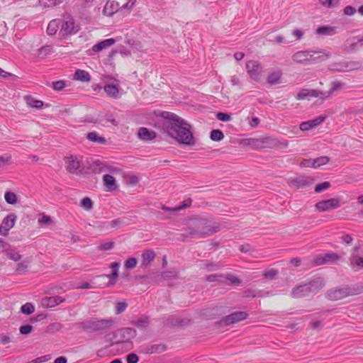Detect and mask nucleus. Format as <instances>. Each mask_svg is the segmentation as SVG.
I'll use <instances>...</instances> for the list:
<instances>
[{
  "label": "nucleus",
  "instance_id": "nucleus-32",
  "mask_svg": "<svg viewBox=\"0 0 363 363\" xmlns=\"http://www.w3.org/2000/svg\"><path fill=\"white\" fill-rule=\"evenodd\" d=\"M6 257L14 262L21 261L22 257L18 251L14 249H8L5 251Z\"/></svg>",
  "mask_w": 363,
  "mask_h": 363
},
{
  "label": "nucleus",
  "instance_id": "nucleus-40",
  "mask_svg": "<svg viewBox=\"0 0 363 363\" xmlns=\"http://www.w3.org/2000/svg\"><path fill=\"white\" fill-rule=\"evenodd\" d=\"M328 162H329V158L325 156L313 159L315 168L320 167L321 166L328 164Z\"/></svg>",
  "mask_w": 363,
  "mask_h": 363
},
{
  "label": "nucleus",
  "instance_id": "nucleus-37",
  "mask_svg": "<svg viewBox=\"0 0 363 363\" xmlns=\"http://www.w3.org/2000/svg\"><path fill=\"white\" fill-rule=\"evenodd\" d=\"M140 330L146 329L149 325V319L146 317L140 318L133 323Z\"/></svg>",
  "mask_w": 363,
  "mask_h": 363
},
{
  "label": "nucleus",
  "instance_id": "nucleus-44",
  "mask_svg": "<svg viewBox=\"0 0 363 363\" xmlns=\"http://www.w3.org/2000/svg\"><path fill=\"white\" fill-rule=\"evenodd\" d=\"M38 221L41 225H50L52 223L51 217L45 214H43Z\"/></svg>",
  "mask_w": 363,
  "mask_h": 363
},
{
  "label": "nucleus",
  "instance_id": "nucleus-30",
  "mask_svg": "<svg viewBox=\"0 0 363 363\" xmlns=\"http://www.w3.org/2000/svg\"><path fill=\"white\" fill-rule=\"evenodd\" d=\"M60 21L59 19L52 20L48 26L47 28V33L49 35H54L56 34L59 27H60Z\"/></svg>",
  "mask_w": 363,
  "mask_h": 363
},
{
  "label": "nucleus",
  "instance_id": "nucleus-6",
  "mask_svg": "<svg viewBox=\"0 0 363 363\" xmlns=\"http://www.w3.org/2000/svg\"><path fill=\"white\" fill-rule=\"evenodd\" d=\"M311 97L320 98L325 100L329 98V94H324V91L311 89H302L296 95L297 100H304Z\"/></svg>",
  "mask_w": 363,
  "mask_h": 363
},
{
  "label": "nucleus",
  "instance_id": "nucleus-29",
  "mask_svg": "<svg viewBox=\"0 0 363 363\" xmlns=\"http://www.w3.org/2000/svg\"><path fill=\"white\" fill-rule=\"evenodd\" d=\"M155 257V254L153 250H146L142 255V264L143 265H148L154 260Z\"/></svg>",
  "mask_w": 363,
  "mask_h": 363
},
{
  "label": "nucleus",
  "instance_id": "nucleus-19",
  "mask_svg": "<svg viewBox=\"0 0 363 363\" xmlns=\"http://www.w3.org/2000/svg\"><path fill=\"white\" fill-rule=\"evenodd\" d=\"M31 262L32 260L30 257H26L23 259H21L16 264V272L19 274L28 272L30 267Z\"/></svg>",
  "mask_w": 363,
  "mask_h": 363
},
{
  "label": "nucleus",
  "instance_id": "nucleus-55",
  "mask_svg": "<svg viewBox=\"0 0 363 363\" xmlns=\"http://www.w3.org/2000/svg\"><path fill=\"white\" fill-rule=\"evenodd\" d=\"M114 243L112 242H108L102 243L98 246L99 250H109L113 248Z\"/></svg>",
  "mask_w": 363,
  "mask_h": 363
},
{
  "label": "nucleus",
  "instance_id": "nucleus-7",
  "mask_svg": "<svg viewBox=\"0 0 363 363\" xmlns=\"http://www.w3.org/2000/svg\"><path fill=\"white\" fill-rule=\"evenodd\" d=\"M79 30V26L75 23L74 18L71 16L66 18L62 23L60 33L62 36L73 35Z\"/></svg>",
  "mask_w": 363,
  "mask_h": 363
},
{
  "label": "nucleus",
  "instance_id": "nucleus-57",
  "mask_svg": "<svg viewBox=\"0 0 363 363\" xmlns=\"http://www.w3.org/2000/svg\"><path fill=\"white\" fill-rule=\"evenodd\" d=\"M33 327L30 325H22L20 328V333L23 335H28L31 333Z\"/></svg>",
  "mask_w": 363,
  "mask_h": 363
},
{
  "label": "nucleus",
  "instance_id": "nucleus-1",
  "mask_svg": "<svg viewBox=\"0 0 363 363\" xmlns=\"http://www.w3.org/2000/svg\"><path fill=\"white\" fill-rule=\"evenodd\" d=\"M162 116L168 120V128H169V136H193L191 125L185 120L170 112H163Z\"/></svg>",
  "mask_w": 363,
  "mask_h": 363
},
{
  "label": "nucleus",
  "instance_id": "nucleus-31",
  "mask_svg": "<svg viewBox=\"0 0 363 363\" xmlns=\"http://www.w3.org/2000/svg\"><path fill=\"white\" fill-rule=\"evenodd\" d=\"M12 163L11 156L7 154L0 155V172L5 169Z\"/></svg>",
  "mask_w": 363,
  "mask_h": 363
},
{
  "label": "nucleus",
  "instance_id": "nucleus-10",
  "mask_svg": "<svg viewBox=\"0 0 363 363\" xmlns=\"http://www.w3.org/2000/svg\"><path fill=\"white\" fill-rule=\"evenodd\" d=\"M17 220V216L14 213L7 215L0 225V235L6 236L9 230L13 228Z\"/></svg>",
  "mask_w": 363,
  "mask_h": 363
},
{
  "label": "nucleus",
  "instance_id": "nucleus-43",
  "mask_svg": "<svg viewBox=\"0 0 363 363\" xmlns=\"http://www.w3.org/2000/svg\"><path fill=\"white\" fill-rule=\"evenodd\" d=\"M330 186V184L328 182H324L323 183L318 184L315 187V193H320L323 191L328 189Z\"/></svg>",
  "mask_w": 363,
  "mask_h": 363
},
{
  "label": "nucleus",
  "instance_id": "nucleus-64",
  "mask_svg": "<svg viewBox=\"0 0 363 363\" xmlns=\"http://www.w3.org/2000/svg\"><path fill=\"white\" fill-rule=\"evenodd\" d=\"M210 136L211 137H220V136H224L223 133L220 130H213L211 132Z\"/></svg>",
  "mask_w": 363,
  "mask_h": 363
},
{
  "label": "nucleus",
  "instance_id": "nucleus-39",
  "mask_svg": "<svg viewBox=\"0 0 363 363\" xmlns=\"http://www.w3.org/2000/svg\"><path fill=\"white\" fill-rule=\"evenodd\" d=\"M344 86H345V84L342 83L339 81L333 82L331 84V88H330V91L324 92V94H329V98H330L334 91L341 89L342 88L344 87Z\"/></svg>",
  "mask_w": 363,
  "mask_h": 363
},
{
  "label": "nucleus",
  "instance_id": "nucleus-46",
  "mask_svg": "<svg viewBox=\"0 0 363 363\" xmlns=\"http://www.w3.org/2000/svg\"><path fill=\"white\" fill-rule=\"evenodd\" d=\"M137 136H156V134L154 132H150L146 128H140Z\"/></svg>",
  "mask_w": 363,
  "mask_h": 363
},
{
  "label": "nucleus",
  "instance_id": "nucleus-51",
  "mask_svg": "<svg viewBox=\"0 0 363 363\" xmlns=\"http://www.w3.org/2000/svg\"><path fill=\"white\" fill-rule=\"evenodd\" d=\"M52 51V47L51 45H45L38 50V55L45 56L47 55L50 54Z\"/></svg>",
  "mask_w": 363,
  "mask_h": 363
},
{
  "label": "nucleus",
  "instance_id": "nucleus-25",
  "mask_svg": "<svg viewBox=\"0 0 363 363\" xmlns=\"http://www.w3.org/2000/svg\"><path fill=\"white\" fill-rule=\"evenodd\" d=\"M115 43V40L113 38L106 39L102 40L96 45H94L92 48V50L95 52H99L104 49H106Z\"/></svg>",
  "mask_w": 363,
  "mask_h": 363
},
{
  "label": "nucleus",
  "instance_id": "nucleus-24",
  "mask_svg": "<svg viewBox=\"0 0 363 363\" xmlns=\"http://www.w3.org/2000/svg\"><path fill=\"white\" fill-rule=\"evenodd\" d=\"M104 90L109 97L117 99L119 96L118 84H107L104 86Z\"/></svg>",
  "mask_w": 363,
  "mask_h": 363
},
{
  "label": "nucleus",
  "instance_id": "nucleus-50",
  "mask_svg": "<svg viewBox=\"0 0 363 363\" xmlns=\"http://www.w3.org/2000/svg\"><path fill=\"white\" fill-rule=\"evenodd\" d=\"M137 259L134 257L128 258L124 263V266L126 269H133L137 265Z\"/></svg>",
  "mask_w": 363,
  "mask_h": 363
},
{
  "label": "nucleus",
  "instance_id": "nucleus-8",
  "mask_svg": "<svg viewBox=\"0 0 363 363\" xmlns=\"http://www.w3.org/2000/svg\"><path fill=\"white\" fill-rule=\"evenodd\" d=\"M341 206L340 200L337 198H332L328 200H324L318 202L315 207L317 211L324 212L336 209Z\"/></svg>",
  "mask_w": 363,
  "mask_h": 363
},
{
  "label": "nucleus",
  "instance_id": "nucleus-17",
  "mask_svg": "<svg viewBox=\"0 0 363 363\" xmlns=\"http://www.w3.org/2000/svg\"><path fill=\"white\" fill-rule=\"evenodd\" d=\"M349 295V291L347 289H334L330 290L328 296L330 300L337 301L347 297Z\"/></svg>",
  "mask_w": 363,
  "mask_h": 363
},
{
  "label": "nucleus",
  "instance_id": "nucleus-53",
  "mask_svg": "<svg viewBox=\"0 0 363 363\" xmlns=\"http://www.w3.org/2000/svg\"><path fill=\"white\" fill-rule=\"evenodd\" d=\"M300 165L303 167H311V168H315L313 159H306L303 160Z\"/></svg>",
  "mask_w": 363,
  "mask_h": 363
},
{
  "label": "nucleus",
  "instance_id": "nucleus-41",
  "mask_svg": "<svg viewBox=\"0 0 363 363\" xmlns=\"http://www.w3.org/2000/svg\"><path fill=\"white\" fill-rule=\"evenodd\" d=\"M40 4L47 7H52L60 5L62 3V0H39Z\"/></svg>",
  "mask_w": 363,
  "mask_h": 363
},
{
  "label": "nucleus",
  "instance_id": "nucleus-12",
  "mask_svg": "<svg viewBox=\"0 0 363 363\" xmlns=\"http://www.w3.org/2000/svg\"><path fill=\"white\" fill-rule=\"evenodd\" d=\"M135 330L130 328H125L117 330L115 337L117 339V342H126L135 337Z\"/></svg>",
  "mask_w": 363,
  "mask_h": 363
},
{
  "label": "nucleus",
  "instance_id": "nucleus-21",
  "mask_svg": "<svg viewBox=\"0 0 363 363\" xmlns=\"http://www.w3.org/2000/svg\"><path fill=\"white\" fill-rule=\"evenodd\" d=\"M24 101L26 105L30 108L41 109L44 106V102L43 101L36 99L31 95L25 96Z\"/></svg>",
  "mask_w": 363,
  "mask_h": 363
},
{
  "label": "nucleus",
  "instance_id": "nucleus-16",
  "mask_svg": "<svg viewBox=\"0 0 363 363\" xmlns=\"http://www.w3.org/2000/svg\"><path fill=\"white\" fill-rule=\"evenodd\" d=\"M170 143L177 144L183 148H189L196 144L195 138H171Z\"/></svg>",
  "mask_w": 363,
  "mask_h": 363
},
{
  "label": "nucleus",
  "instance_id": "nucleus-61",
  "mask_svg": "<svg viewBox=\"0 0 363 363\" xmlns=\"http://www.w3.org/2000/svg\"><path fill=\"white\" fill-rule=\"evenodd\" d=\"M230 82H231L233 86H237L240 89H242V84H241L239 78L237 76H235V75L232 76L231 79H230Z\"/></svg>",
  "mask_w": 363,
  "mask_h": 363
},
{
  "label": "nucleus",
  "instance_id": "nucleus-63",
  "mask_svg": "<svg viewBox=\"0 0 363 363\" xmlns=\"http://www.w3.org/2000/svg\"><path fill=\"white\" fill-rule=\"evenodd\" d=\"M136 0H128V2L122 6V9H130L134 6Z\"/></svg>",
  "mask_w": 363,
  "mask_h": 363
},
{
  "label": "nucleus",
  "instance_id": "nucleus-56",
  "mask_svg": "<svg viewBox=\"0 0 363 363\" xmlns=\"http://www.w3.org/2000/svg\"><path fill=\"white\" fill-rule=\"evenodd\" d=\"M87 139L92 143L106 144L107 143L106 138H87Z\"/></svg>",
  "mask_w": 363,
  "mask_h": 363
},
{
  "label": "nucleus",
  "instance_id": "nucleus-11",
  "mask_svg": "<svg viewBox=\"0 0 363 363\" xmlns=\"http://www.w3.org/2000/svg\"><path fill=\"white\" fill-rule=\"evenodd\" d=\"M310 65L320 63L329 59L332 54L326 50H309Z\"/></svg>",
  "mask_w": 363,
  "mask_h": 363
},
{
  "label": "nucleus",
  "instance_id": "nucleus-60",
  "mask_svg": "<svg viewBox=\"0 0 363 363\" xmlns=\"http://www.w3.org/2000/svg\"><path fill=\"white\" fill-rule=\"evenodd\" d=\"M138 360V357L134 353L129 354L127 357V363H137Z\"/></svg>",
  "mask_w": 363,
  "mask_h": 363
},
{
  "label": "nucleus",
  "instance_id": "nucleus-14",
  "mask_svg": "<svg viewBox=\"0 0 363 363\" xmlns=\"http://www.w3.org/2000/svg\"><path fill=\"white\" fill-rule=\"evenodd\" d=\"M326 118L325 115H320L313 119L302 122L300 124L299 129L303 131L311 130L322 123Z\"/></svg>",
  "mask_w": 363,
  "mask_h": 363
},
{
  "label": "nucleus",
  "instance_id": "nucleus-2",
  "mask_svg": "<svg viewBox=\"0 0 363 363\" xmlns=\"http://www.w3.org/2000/svg\"><path fill=\"white\" fill-rule=\"evenodd\" d=\"M243 145H248L250 148L259 150L263 148L284 149L288 144L284 139L279 140V138H250L249 140H243Z\"/></svg>",
  "mask_w": 363,
  "mask_h": 363
},
{
  "label": "nucleus",
  "instance_id": "nucleus-5",
  "mask_svg": "<svg viewBox=\"0 0 363 363\" xmlns=\"http://www.w3.org/2000/svg\"><path fill=\"white\" fill-rule=\"evenodd\" d=\"M359 67V63L357 62H340L333 63L329 67V70L333 72H345L357 69Z\"/></svg>",
  "mask_w": 363,
  "mask_h": 363
},
{
  "label": "nucleus",
  "instance_id": "nucleus-26",
  "mask_svg": "<svg viewBox=\"0 0 363 363\" xmlns=\"http://www.w3.org/2000/svg\"><path fill=\"white\" fill-rule=\"evenodd\" d=\"M336 33V28L330 26H320L315 30V33L320 35L331 36Z\"/></svg>",
  "mask_w": 363,
  "mask_h": 363
},
{
  "label": "nucleus",
  "instance_id": "nucleus-4",
  "mask_svg": "<svg viewBox=\"0 0 363 363\" xmlns=\"http://www.w3.org/2000/svg\"><path fill=\"white\" fill-rule=\"evenodd\" d=\"M66 170L72 174L78 175L83 170L82 157L70 155L64 158Z\"/></svg>",
  "mask_w": 363,
  "mask_h": 363
},
{
  "label": "nucleus",
  "instance_id": "nucleus-48",
  "mask_svg": "<svg viewBox=\"0 0 363 363\" xmlns=\"http://www.w3.org/2000/svg\"><path fill=\"white\" fill-rule=\"evenodd\" d=\"M191 204V200L188 199L184 200L180 205L176 206L174 207V210H176L177 211L187 208L190 207Z\"/></svg>",
  "mask_w": 363,
  "mask_h": 363
},
{
  "label": "nucleus",
  "instance_id": "nucleus-54",
  "mask_svg": "<svg viewBox=\"0 0 363 363\" xmlns=\"http://www.w3.org/2000/svg\"><path fill=\"white\" fill-rule=\"evenodd\" d=\"M357 10L352 6H347L343 9V13L346 16H352L356 13Z\"/></svg>",
  "mask_w": 363,
  "mask_h": 363
},
{
  "label": "nucleus",
  "instance_id": "nucleus-58",
  "mask_svg": "<svg viewBox=\"0 0 363 363\" xmlns=\"http://www.w3.org/2000/svg\"><path fill=\"white\" fill-rule=\"evenodd\" d=\"M351 265L352 267L358 266L363 267V257H354L351 260Z\"/></svg>",
  "mask_w": 363,
  "mask_h": 363
},
{
  "label": "nucleus",
  "instance_id": "nucleus-22",
  "mask_svg": "<svg viewBox=\"0 0 363 363\" xmlns=\"http://www.w3.org/2000/svg\"><path fill=\"white\" fill-rule=\"evenodd\" d=\"M119 9V4L114 1H108L103 9V13L108 16H111Z\"/></svg>",
  "mask_w": 363,
  "mask_h": 363
},
{
  "label": "nucleus",
  "instance_id": "nucleus-49",
  "mask_svg": "<svg viewBox=\"0 0 363 363\" xmlns=\"http://www.w3.org/2000/svg\"><path fill=\"white\" fill-rule=\"evenodd\" d=\"M66 85V82L63 80H60L57 82H54L52 84V87L55 91H62Z\"/></svg>",
  "mask_w": 363,
  "mask_h": 363
},
{
  "label": "nucleus",
  "instance_id": "nucleus-15",
  "mask_svg": "<svg viewBox=\"0 0 363 363\" xmlns=\"http://www.w3.org/2000/svg\"><path fill=\"white\" fill-rule=\"evenodd\" d=\"M310 57L309 50H301L295 52L291 58L296 63L308 65H310Z\"/></svg>",
  "mask_w": 363,
  "mask_h": 363
},
{
  "label": "nucleus",
  "instance_id": "nucleus-47",
  "mask_svg": "<svg viewBox=\"0 0 363 363\" xmlns=\"http://www.w3.org/2000/svg\"><path fill=\"white\" fill-rule=\"evenodd\" d=\"M21 309L23 313L30 314L34 311L35 308L33 304H31L30 303H26V304H24L21 306Z\"/></svg>",
  "mask_w": 363,
  "mask_h": 363
},
{
  "label": "nucleus",
  "instance_id": "nucleus-3",
  "mask_svg": "<svg viewBox=\"0 0 363 363\" xmlns=\"http://www.w3.org/2000/svg\"><path fill=\"white\" fill-rule=\"evenodd\" d=\"M115 321L112 318H91L84 322V328L90 331H104L113 327Z\"/></svg>",
  "mask_w": 363,
  "mask_h": 363
},
{
  "label": "nucleus",
  "instance_id": "nucleus-9",
  "mask_svg": "<svg viewBox=\"0 0 363 363\" xmlns=\"http://www.w3.org/2000/svg\"><path fill=\"white\" fill-rule=\"evenodd\" d=\"M246 69L250 78L259 81L262 72V67L256 60H250L246 63Z\"/></svg>",
  "mask_w": 363,
  "mask_h": 363
},
{
  "label": "nucleus",
  "instance_id": "nucleus-33",
  "mask_svg": "<svg viewBox=\"0 0 363 363\" xmlns=\"http://www.w3.org/2000/svg\"><path fill=\"white\" fill-rule=\"evenodd\" d=\"M167 347L164 344L152 345L147 348V352L150 354L161 353L166 350Z\"/></svg>",
  "mask_w": 363,
  "mask_h": 363
},
{
  "label": "nucleus",
  "instance_id": "nucleus-52",
  "mask_svg": "<svg viewBox=\"0 0 363 363\" xmlns=\"http://www.w3.org/2000/svg\"><path fill=\"white\" fill-rule=\"evenodd\" d=\"M120 267V264L118 262H113L111 264V276L113 278L116 279L118 277V268Z\"/></svg>",
  "mask_w": 363,
  "mask_h": 363
},
{
  "label": "nucleus",
  "instance_id": "nucleus-38",
  "mask_svg": "<svg viewBox=\"0 0 363 363\" xmlns=\"http://www.w3.org/2000/svg\"><path fill=\"white\" fill-rule=\"evenodd\" d=\"M4 199L6 203L15 205L18 202L17 196L15 193L11 191H6L4 194Z\"/></svg>",
  "mask_w": 363,
  "mask_h": 363
},
{
  "label": "nucleus",
  "instance_id": "nucleus-28",
  "mask_svg": "<svg viewBox=\"0 0 363 363\" xmlns=\"http://www.w3.org/2000/svg\"><path fill=\"white\" fill-rule=\"evenodd\" d=\"M74 79L82 82H88L91 80V76L89 73L85 70L77 69L74 74Z\"/></svg>",
  "mask_w": 363,
  "mask_h": 363
},
{
  "label": "nucleus",
  "instance_id": "nucleus-35",
  "mask_svg": "<svg viewBox=\"0 0 363 363\" xmlns=\"http://www.w3.org/2000/svg\"><path fill=\"white\" fill-rule=\"evenodd\" d=\"M125 183L131 186L136 185L139 182L138 176L134 174H128L124 176Z\"/></svg>",
  "mask_w": 363,
  "mask_h": 363
},
{
  "label": "nucleus",
  "instance_id": "nucleus-20",
  "mask_svg": "<svg viewBox=\"0 0 363 363\" xmlns=\"http://www.w3.org/2000/svg\"><path fill=\"white\" fill-rule=\"evenodd\" d=\"M63 302L60 296L45 297L41 301V304L45 308H52Z\"/></svg>",
  "mask_w": 363,
  "mask_h": 363
},
{
  "label": "nucleus",
  "instance_id": "nucleus-36",
  "mask_svg": "<svg viewBox=\"0 0 363 363\" xmlns=\"http://www.w3.org/2000/svg\"><path fill=\"white\" fill-rule=\"evenodd\" d=\"M340 0H319L320 4L328 9H334L339 6Z\"/></svg>",
  "mask_w": 363,
  "mask_h": 363
},
{
  "label": "nucleus",
  "instance_id": "nucleus-18",
  "mask_svg": "<svg viewBox=\"0 0 363 363\" xmlns=\"http://www.w3.org/2000/svg\"><path fill=\"white\" fill-rule=\"evenodd\" d=\"M247 318V313L245 312L239 311V312H235L232 314L226 316L223 321L225 324H233L235 323H238L240 320H242Z\"/></svg>",
  "mask_w": 363,
  "mask_h": 363
},
{
  "label": "nucleus",
  "instance_id": "nucleus-27",
  "mask_svg": "<svg viewBox=\"0 0 363 363\" xmlns=\"http://www.w3.org/2000/svg\"><path fill=\"white\" fill-rule=\"evenodd\" d=\"M104 184L108 191H114L117 188L114 177L110 174H104L103 176Z\"/></svg>",
  "mask_w": 363,
  "mask_h": 363
},
{
  "label": "nucleus",
  "instance_id": "nucleus-45",
  "mask_svg": "<svg viewBox=\"0 0 363 363\" xmlns=\"http://www.w3.org/2000/svg\"><path fill=\"white\" fill-rule=\"evenodd\" d=\"M128 305L125 301L118 302L115 305L116 314H121L127 308Z\"/></svg>",
  "mask_w": 363,
  "mask_h": 363
},
{
  "label": "nucleus",
  "instance_id": "nucleus-34",
  "mask_svg": "<svg viewBox=\"0 0 363 363\" xmlns=\"http://www.w3.org/2000/svg\"><path fill=\"white\" fill-rule=\"evenodd\" d=\"M282 73L281 71H275L270 73L267 77V82L270 84H275L279 82Z\"/></svg>",
  "mask_w": 363,
  "mask_h": 363
},
{
  "label": "nucleus",
  "instance_id": "nucleus-23",
  "mask_svg": "<svg viewBox=\"0 0 363 363\" xmlns=\"http://www.w3.org/2000/svg\"><path fill=\"white\" fill-rule=\"evenodd\" d=\"M362 45V42H360V38L356 40L355 38H352L345 41V50L347 52H353Z\"/></svg>",
  "mask_w": 363,
  "mask_h": 363
},
{
  "label": "nucleus",
  "instance_id": "nucleus-59",
  "mask_svg": "<svg viewBox=\"0 0 363 363\" xmlns=\"http://www.w3.org/2000/svg\"><path fill=\"white\" fill-rule=\"evenodd\" d=\"M216 117L222 121H229L231 119L230 115L225 113H218Z\"/></svg>",
  "mask_w": 363,
  "mask_h": 363
},
{
  "label": "nucleus",
  "instance_id": "nucleus-13",
  "mask_svg": "<svg viewBox=\"0 0 363 363\" xmlns=\"http://www.w3.org/2000/svg\"><path fill=\"white\" fill-rule=\"evenodd\" d=\"M340 257L339 255L334 252L320 255L316 257L315 264L316 265H320L328 263H335L340 259Z\"/></svg>",
  "mask_w": 363,
  "mask_h": 363
},
{
  "label": "nucleus",
  "instance_id": "nucleus-42",
  "mask_svg": "<svg viewBox=\"0 0 363 363\" xmlns=\"http://www.w3.org/2000/svg\"><path fill=\"white\" fill-rule=\"evenodd\" d=\"M92 206H93V203H92L91 200L88 197H85V198L82 199L80 202V206L86 211H89L90 209H91Z\"/></svg>",
  "mask_w": 363,
  "mask_h": 363
},
{
  "label": "nucleus",
  "instance_id": "nucleus-62",
  "mask_svg": "<svg viewBox=\"0 0 363 363\" xmlns=\"http://www.w3.org/2000/svg\"><path fill=\"white\" fill-rule=\"evenodd\" d=\"M292 35L297 39H301L303 35V32L299 29H296L293 30Z\"/></svg>",
  "mask_w": 363,
  "mask_h": 363
}]
</instances>
